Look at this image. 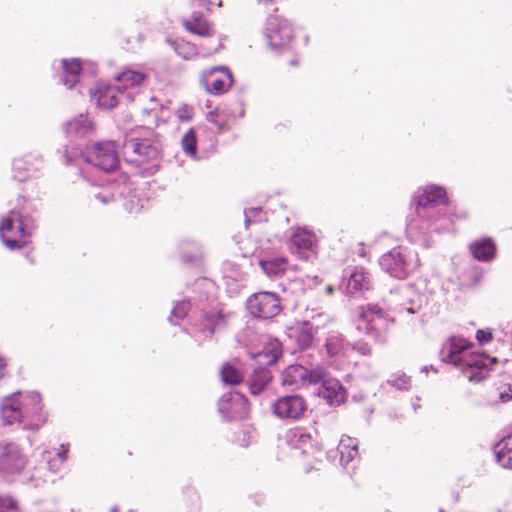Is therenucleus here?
I'll return each mask as SVG.
<instances>
[{"instance_id": "f257e3e1", "label": "nucleus", "mask_w": 512, "mask_h": 512, "mask_svg": "<svg viewBox=\"0 0 512 512\" xmlns=\"http://www.w3.org/2000/svg\"><path fill=\"white\" fill-rule=\"evenodd\" d=\"M0 417L4 425L18 424L24 430H38L47 420L42 398L36 391H17L3 397Z\"/></svg>"}, {"instance_id": "f03ea898", "label": "nucleus", "mask_w": 512, "mask_h": 512, "mask_svg": "<svg viewBox=\"0 0 512 512\" xmlns=\"http://www.w3.org/2000/svg\"><path fill=\"white\" fill-rule=\"evenodd\" d=\"M473 344L463 337L451 336L440 350L441 360L458 367L469 381L480 382L489 375L495 358L484 353L469 352Z\"/></svg>"}, {"instance_id": "7ed1b4c3", "label": "nucleus", "mask_w": 512, "mask_h": 512, "mask_svg": "<svg viewBox=\"0 0 512 512\" xmlns=\"http://www.w3.org/2000/svg\"><path fill=\"white\" fill-rule=\"evenodd\" d=\"M25 202L23 197H19L16 207L0 220V237L5 246L10 249L26 246L27 238L30 236L24 224Z\"/></svg>"}, {"instance_id": "20e7f679", "label": "nucleus", "mask_w": 512, "mask_h": 512, "mask_svg": "<svg viewBox=\"0 0 512 512\" xmlns=\"http://www.w3.org/2000/svg\"><path fill=\"white\" fill-rule=\"evenodd\" d=\"M83 159L101 170L111 173L120 167L118 147L115 141L106 140L86 145L82 151Z\"/></svg>"}, {"instance_id": "39448f33", "label": "nucleus", "mask_w": 512, "mask_h": 512, "mask_svg": "<svg viewBox=\"0 0 512 512\" xmlns=\"http://www.w3.org/2000/svg\"><path fill=\"white\" fill-rule=\"evenodd\" d=\"M201 87L214 96L223 95L234 83L232 71L226 66H212L201 71L199 76Z\"/></svg>"}, {"instance_id": "423d86ee", "label": "nucleus", "mask_w": 512, "mask_h": 512, "mask_svg": "<svg viewBox=\"0 0 512 512\" xmlns=\"http://www.w3.org/2000/svg\"><path fill=\"white\" fill-rule=\"evenodd\" d=\"M285 441L294 450H299L303 456L319 459L321 446L318 442V433L314 429L294 427L285 434Z\"/></svg>"}, {"instance_id": "0eeeda50", "label": "nucleus", "mask_w": 512, "mask_h": 512, "mask_svg": "<svg viewBox=\"0 0 512 512\" xmlns=\"http://www.w3.org/2000/svg\"><path fill=\"white\" fill-rule=\"evenodd\" d=\"M265 35L270 47L274 50L290 49L295 41V29L293 25L279 16L268 18Z\"/></svg>"}, {"instance_id": "6e6552de", "label": "nucleus", "mask_w": 512, "mask_h": 512, "mask_svg": "<svg viewBox=\"0 0 512 512\" xmlns=\"http://www.w3.org/2000/svg\"><path fill=\"white\" fill-rule=\"evenodd\" d=\"M249 313L259 319H271L282 310L280 299L273 292H258L251 295L246 301Z\"/></svg>"}, {"instance_id": "1a4fd4ad", "label": "nucleus", "mask_w": 512, "mask_h": 512, "mask_svg": "<svg viewBox=\"0 0 512 512\" xmlns=\"http://www.w3.org/2000/svg\"><path fill=\"white\" fill-rule=\"evenodd\" d=\"M306 410L307 403L299 394L281 396L272 404L273 414L281 420H299L302 418Z\"/></svg>"}, {"instance_id": "9d476101", "label": "nucleus", "mask_w": 512, "mask_h": 512, "mask_svg": "<svg viewBox=\"0 0 512 512\" xmlns=\"http://www.w3.org/2000/svg\"><path fill=\"white\" fill-rule=\"evenodd\" d=\"M26 457L13 442H0V474L9 477L20 473L26 465Z\"/></svg>"}, {"instance_id": "9b49d317", "label": "nucleus", "mask_w": 512, "mask_h": 512, "mask_svg": "<svg viewBox=\"0 0 512 512\" xmlns=\"http://www.w3.org/2000/svg\"><path fill=\"white\" fill-rule=\"evenodd\" d=\"M389 302L400 314L404 312L414 314L421 310L423 297L414 286L403 285L391 291Z\"/></svg>"}, {"instance_id": "f8f14e48", "label": "nucleus", "mask_w": 512, "mask_h": 512, "mask_svg": "<svg viewBox=\"0 0 512 512\" xmlns=\"http://www.w3.org/2000/svg\"><path fill=\"white\" fill-rule=\"evenodd\" d=\"M218 411L227 421L244 418L249 412L247 398L238 391L227 392L218 402Z\"/></svg>"}, {"instance_id": "ddd939ff", "label": "nucleus", "mask_w": 512, "mask_h": 512, "mask_svg": "<svg viewBox=\"0 0 512 512\" xmlns=\"http://www.w3.org/2000/svg\"><path fill=\"white\" fill-rule=\"evenodd\" d=\"M201 322L194 327L196 340L202 341L211 337L215 331L224 328L227 324L229 313L220 310L205 311L201 309Z\"/></svg>"}, {"instance_id": "4468645a", "label": "nucleus", "mask_w": 512, "mask_h": 512, "mask_svg": "<svg viewBox=\"0 0 512 512\" xmlns=\"http://www.w3.org/2000/svg\"><path fill=\"white\" fill-rule=\"evenodd\" d=\"M360 316L365 325L364 328L367 334L376 339L388 329L390 321L388 315L378 305L369 304L367 308L361 312Z\"/></svg>"}, {"instance_id": "2eb2a0df", "label": "nucleus", "mask_w": 512, "mask_h": 512, "mask_svg": "<svg viewBox=\"0 0 512 512\" xmlns=\"http://www.w3.org/2000/svg\"><path fill=\"white\" fill-rule=\"evenodd\" d=\"M381 269L391 277L405 279L420 265L419 258H378Z\"/></svg>"}, {"instance_id": "dca6fc26", "label": "nucleus", "mask_w": 512, "mask_h": 512, "mask_svg": "<svg viewBox=\"0 0 512 512\" xmlns=\"http://www.w3.org/2000/svg\"><path fill=\"white\" fill-rule=\"evenodd\" d=\"M148 134L150 136L149 138H132L127 141V149H131L135 154L134 157L129 159L130 162L142 164L157 158L158 148L152 139L154 132L149 131Z\"/></svg>"}, {"instance_id": "f3484780", "label": "nucleus", "mask_w": 512, "mask_h": 512, "mask_svg": "<svg viewBox=\"0 0 512 512\" xmlns=\"http://www.w3.org/2000/svg\"><path fill=\"white\" fill-rule=\"evenodd\" d=\"M183 28L190 34L202 38H210L215 34L214 24L200 12H195L182 21Z\"/></svg>"}, {"instance_id": "a211bd4d", "label": "nucleus", "mask_w": 512, "mask_h": 512, "mask_svg": "<svg viewBox=\"0 0 512 512\" xmlns=\"http://www.w3.org/2000/svg\"><path fill=\"white\" fill-rule=\"evenodd\" d=\"M41 162V158L32 153L15 157L12 162L14 178L19 181L27 180L31 173L40 169Z\"/></svg>"}, {"instance_id": "6ab92c4d", "label": "nucleus", "mask_w": 512, "mask_h": 512, "mask_svg": "<svg viewBox=\"0 0 512 512\" xmlns=\"http://www.w3.org/2000/svg\"><path fill=\"white\" fill-rule=\"evenodd\" d=\"M324 346L330 357L347 358L352 353L351 343L339 331H329Z\"/></svg>"}, {"instance_id": "aec40b11", "label": "nucleus", "mask_w": 512, "mask_h": 512, "mask_svg": "<svg viewBox=\"0 0 512 512\" xmlns=\"http://www.w3.org/2000/svg\"><path fill=\"white\" fill-rule=\"evenodd\" d=\"M448 197L446 190L435 185L426 186L416 200L417 208L434 207L437 205H447Z\"/></svg>"}, {"instance_id": "412c9836", "label": "nucleus", "mask_w": 512, "mask_h": 512, "mask_svg": "<svg viewBox=\"0 0 512 512\" xmlns=\"http://www.w3.org/2000/svg\"><path fill=\"white\" fill-rule=\"evenodd\" d=\"M318 395L331 406H339L347 396L346 390L339 380L330 378L319 388Z\"/></svg>"}, {"instance_id": "4be33fe9", "label": "nucleus", "mask_w": 512, "mask_h": 512, "mask_svg": "<svg viewBox=\"0 0 512 512\" xmlns=\"http://www.w3.org/2000/svg\"><path fill=\"white\" fill-rule=\"evenodd\" d=\"M148 78V75L142 71L133 68H124L117 74L115 80L120 84L119 88L128 90L144 87L148 82Z\"/></svg>"}, {"instance_id": "5701e85b", "label": "nucleus", "mask_w": 512, "mask_h": 512, "mask_svg": "<svg viewBox=\"0 0 512 512\" xmlns=\"http://www.w3.org/2000/svg\"><path fill=\"white\" fill-rule=\"evenodd\" d=\"M290 243L296 253H317V238L314 233L306 229H296L291 236Z\"/></svg>"}, {"instance_id": "b1692460", "label": "nucleus", "mask_w": 512, "mask_h": 512, "mask_svg": "<svg viewBox=\"0 0 512 512\" xmlns=\"http://www.w3.org/2000/svg\"><path fill=\"white\" fill-rule=\"evenodd\" d=\"M308 369L302 365H290L281 375V384L290 390L302 387L307 382Z\"/></svg>"}, {"instance_id": "393cba45", "label": "nucleus", "mask_w": 512, "mask_h": 512, "mask_svg": "<svg viewBox=\"0 0 512 512\" xmlns=\"http://www.w3.org/2000/svg\"><path fill=\"white\" fill-rule=\"evenodd\" d=\"M348 275L347 290L348 293L353 294L358 291L368 290L370 287V276L361 267H354L346 269Z\"/></svg>"}, {"instance_id": "a878e982", "label": "nucleus", "mask_w": 512, "mask_h": 512, "mask_svg": "<svg viewBox=\"0 0 512 512\" xmlns=\"http://www.w3.org/2000/svg\"><path fill=\"white\" fill-rule=\"evenodd\" d=\"M119 88L110 85L97 86L93 98L103 109H112L119 103Z\"/></svg>"}, {"instance_id": "bb28decb", "label": "nucleus", "mask_w": 512, "mask_h": 512, "mask_svg": "<svg viewBox=\"0 0 512 512\" xmlns=\"http://www.w3.org/2000/svg\"><path fill=\"white\" fill-rule=\"evenodd\" d=\"M259 266L270 278H278L289 271L287 258H259Z\"/></svg>"}, {"instance_id": "cd10ccee", "label": "nucleus", "mask_w": 512, "mask_h": 512, "mask_svg": "<svg viewBox=\"0 0 512 512\" xmlns=\"http://www.w3.org/2000/svg\"><path fill=\"white\" fill-rule=\"evenodd\" d=\"M282 355L281 344L278 341H273L267 344L260 352L253 357L257 360L260 366L273 365L278 358Z\"/></svg>"}, {"instance_id": "c85d7f7f", "label": "nucleus", "mask_w": 512, "mask_h": 512, "mask_svg": "<svg viewBox=\"0 0 512 512\" xmlns=\"http://www.w3.org/2000/svg\"><path fill=\"white\" fill-rule=\"evenodd\" d=\"M282 355L281 344L278 341H273L267 344L260 352L253 357L257 360L260 366L273 365L278 358Z\"/></svg>"}, {"instance_id": "c756f323", "label": "nucleus", "mask_w": 512, "mask_h": 512, "mask_svg": "<svg viewBox=\"0 0 512 512\" xmlns=\"http://www.w3.org/2000/svg\"><path fill=\"white\" fill-rule=\"evenodd\" d=\"M272 376L266 368L260 367L254 370L248 380L249 390L252 395H259L264 391Z\"/></svg>"}, {"instance_id": "7c9ffc66", "label": "nucleus", "mask_w": 512, "mask_h": 512, "mask_svg": "<svg viewBox=\"0 0 512 512\" xmlns=\"http://www.w3.org/2000/svg\"><path fill=\"white\" fill-rule=\"evenodd\" d=\"M497 462L506 469H512V434L504 437L496 446Z\"/></svg>"}, {"instance_id": "2f4dec72", "label": "nucleus", "mask_w": 512, "mask_h": 512, "mask_svg": "<svg viewBox=\"0 0 512 512\" xmlns=\"http://www.w3.org/2000/svg\"><path fill=\"white\" fill-rule=\"evenodd\" d=\"M63 67V83L68 88H72L79 80V75L82 70L81 62L76 59L62 60Z\"/></svg>"}, {"instance_id": "473e14b6", "label": "nucleus", "mask_w": 512, "mask_h": 512, "mask_svg": "<svg viewBox=\"0 0 512 512\" xmlns=\"http://www.w3.org/2000/svg\"><path fill=\"white\" fill-rule=\"evenodd\" d=\"M340 462L343 466L350 463L358 454V441L349 436H343L338 445Z\"/></svg>"}, {"instance_id": "72a5a7b5", "label": "nucleus", "mask_w": 512, "mask_h": 512, "mask_svg": "<svg viewBox=\"0 0 512 512\" xmlns=\"http://www.w3.org/2000/svg\"><path fill=\"white\" fill-rule=\"evenodd\" d=\"M472 256H495L497 252L496 243L491 237H482L469 246Z\"/></svg>"}, {"instance_id": "f704fd0d", "label": "nucleus", "mask_w": 512, "mask_h": 512, "mask_svg": "<svg viewBox=\"0 0 512 512\" xmlns=\"http://www.w3.org/2000/svg\"><path fill=\"white\" fill-rule=\"evenodd\" d=\"M221 379L225 384L237 385L243 381V375L238 369L227 363L222 366Z\"/></svg>"}, {"instance_id": "c9c22d12", "label": "nucleus", "mask_w": 512, "mask_h": 512, "mask_svg": "<svg viewBox=\"0 0 512 512\" xmlns=\"http://www.w3.org/2000/svg\"><path fill=\"white\" fill-rule=\"evenodd\" d=\"M482 270L475 264H469L467 270L464 271L459 277L464 285H476L482 278Z\"/></svg>"}, {"instance_id": "e433bc0d", "label": "nucleus", "mask_w": 512, "mask_h": 512, "mask_svg": "<svg viewBox=\"0 0 512 512\" xmlns=\"http://www.w3.org/2000/svg\"><path fill=\"white\" fill-rule=\"evenodd\" d=\"M182 148L184 152L190 156H195L197 153V138L194 129H189L183 136Z\"/></svg>"}, {"instance_id": "4c0bfd02", "label": "nucleus", "mask_w": 512, "mask_h": 512, "mask_svg": "<svg viewBox=\"0 0 512 512\" xmlns=\"http://www.w3.org/2000/svg\"><path fill=\"white\" fill-rule=\"evenodd\" d=\"M190 308L191 304L189 301L178 302L172 309L169 321L172 324H177L179 320H182L185 316L188 315V311L190 310Z\"/></svg>"}, {"instance_id": "58836bf2", "label": "nucleus", "mask_w": 512, "mask_h": 512, "mask_svg": "<svg viewBox=\"0 0 512 512\" xmlns=\"http://www.w3.org/2000/svg\"><path fill=\"white\" fill-rule=\"evenodd\" d=\"M329 379L330 378L327 376L326 370L322 367H316L308 370L307 382L311 384L321 383V385H323V383Z\"/></svg>"}, {"instance_id": "ea45409f", "label": "nucleus", "mask_w": 512, "mask_h": 512, "mask_svg": "<svg viewBox=\"0 0 512 512\" xmlns=\"http://www.w3.org/2000/svg\"><path fill=\"white\" fill-rule=\"evenodd\" d=\"M0 512H18L17 501L11 496H0Z\"/></svg>"}, {"instance_id": "a19ab883", "label": "nucleus", "mask_w": 512, "mask_h": 512, "mask_svg": "<svg viewBox=\"0 0 512 512\" xmlns=\"http://www.w3.org/2000/svg\"><path fill=\"white\" fill-rule=\"evenodd\" d=\"M388 384L396 387L399 390L408 389L410 386V378L405 374L394 376L387 381Z\"/></svg>"}, {"instance_id": "79ce46f5", "label": "nucleus", "mask_w": 512, "mask_h": 512, "mask_svg": "<svg viewBox=\"0 0 512 512\" xmlns=\"http://www.w3.org/2000/svg\"><path fill=\"white\" fill-rule=\"evenodd\" d=\"M67 453H68V448L65 445H62L61 451L57 453V459L48 461L49 469L52 470L53 472L57 471L59 468L57 465V462H59L61 464L64 461H66Z\"/></svg>"}, {"instance_id": "37998d69", "label": "nucleus", "mask_w": 512, "mask_h": 512, "mask_svg": "<svg viewBox=\"0 0 512 512\" xmlns=\"http://www.w3.org/2000/svg\"><path fill=\"white\" fill-rule=\"evenodd\" d=\"M352 352L356 351L360 355L366 356L369 355L371 352L370 346L363 342V341H357L354 344H351Z\"/></svg>"}, {"instance_id": "c03bdc74", "label": "nucleus", "mask_w": 512, "mask_h": 512, "mask_svg": "<svg viewBox=\"0 0 512 512\" xmlns=\"http://www.w3.org/2000/svg\"><path fill=\"white\" fill-rule=\"evenodd\" d=\"M476 339L479 344H486L492 340V333L490 330H478L476 332Z\"/></svg>"}, {"instance_id": "a18cd8bd", "label": "nucleus", "mask_w": 512, "mask_h": 512, "mask_svg": "<svg viewBox=\"0 0 512 512\" xmlns=\"http://www.w3.org/2000/svg\"><path fill=\"white\" fill-rule=\"evenodd\" d=\"M499 398L502 402H507L512 399V390L510 387L504 388L499 392Z\"/></svg>"}, {"instance_id": "49530a36", "label": "nucleus", "mask_w": 512, "mask_h": 512, "mask_svg": "<svg viewBox=\"0 0 512 512\" xmlns=\"http://www.w3.org/2000/svg\"><path fill=\"white\" fill-rule=\"evenodd\" d=\"M7 365H8L7 358L0 354V380H2L6 375Z\"/></svg>"}, {"instance_id": "de8ad7c7", "label": "nucleus", "mask_w": 512, "mask_h": 512, "mask_svg": "<svg viewBox=\"0 0 512 512\" xmlns=\"http://www.w3.org/2000/svg\"><path fill=\"white\" fill-rule=\"evenodd\" d=\"M198 1H199V5L201 7H204L208 11L211 10L212 2L210 0H198Z\"/></svg>"}, {"instance_id": "09e8293b", "label": "nucleus", "mask_w": 512, "mask_h": 512, "mask_svg": "<svg viewBox=\"0 0 512 512\" xmlns=\"http://www.w3.org/2000/svg\"><path fill=\"white\" fill-rule=\"evenodd\" d=\"M198 286L212 287L213 283L207 279H201L196 282Z\"/></svg>"}, {"instance_id": "8fccbe9b", "label": "nucleus", "mask_w": 512, "mask_h": 512, "mask_svg": "<svg viewBox=\"0 0 512 512\" xmlns=\"http://www.w3.org/2000/svg\"><path fill=\"white\" fill-rule=\"evenodd\" d=\"M298 62H299L298 57L293 56V58L290 60L289 64H290L291 66H296V65L298 64Z\"/></svg>"}, {"instance_id": "3c124183", "label": "nucleus", "mask_w": 512, "mask_h": 512, "mask_svg": "<svg viewBox=\"0 0 512 512\" xmlns=\"http://www.w3.org/2000/svg\"><path fill=\"white\" fill-rule=\"evenodd\" d=\"M431 370H432V371H434V372H437V370H436L432 365H430V366H424V367H423V369H422V371H424V372H426V373H427L428 371H431Z\"/></svg>"}, {"instance_id": "603ef678", "label": "nucleus", "mask_w": 512, "mask_h": 512, "mask_svg": "<svg viewBox=\"0 0 512 512\" xmlns=\"http://www.w3.org/2000/svg\"><path fill=\"white\" fill-rule=\"evenodd\" d=\"M111 512H118V506H114L110 509Z\"/></svg>"}, {"instance_id": "864d4df0", "label": "nucleus", "mask_w": 512, "mask_h": 512, "mask_svg": "<svg viewBox=\"0 0 512 512\" xmlns=\"http://www.w3.org/2000/svg\"><path fill=\"white\" fill-rule=\"evenodd\" d=\"M327 292H328V293H332V292H333V288H332V286H328V287H327Z\"/></svg>"}, {"instance_id": "5fc2aeb1", "label": "nucleus", "mask_w": 512, "mask_h": 512, "mask_svg": "<svg viewBox=\"0 0 512 512\" xmlns=\"http://www.w3.org/2000/svg\"><path fill=\"white\" fill-rule=\"evenodd\" d=\"M476 260H483V261H486V260H490L491 258H482V257H479V258H475Z\"/></svg>"}, {"instance_id": "6e6d98bb", "label": "nucleus", "mask_w": 512, "mask_h": 512, "mask_svg": "<svg viewBox=\"0 0 512 512\" xmlns=\"http://www.w3.org/2000/svg\"><path fill=\"white\" fill-rule=\"evenodd\" d=\"M217 6H218V7H222V6H223V4H222V0H219V1L217 2Z\"/></svg>"}, {"instance_id": "4d7b16f0", "label": "nucleus", "mask_w": 512, "mask_h": 512, "mask_svg": "<svg viewBox=\"0 0 512 512\" xmlns=\"http://www.w3.org/2000/svg\"><path fill=\"white\" fill-rule=\"evenodd\" d=\"M439 512H444V511H443V509H440V511H439Z\"/></svg>"}]
</instances>
